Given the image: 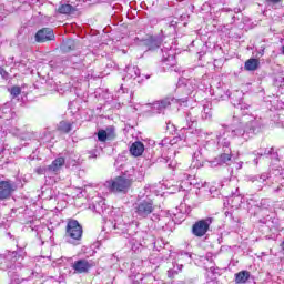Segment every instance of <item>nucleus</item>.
I'll return each instance as SVG.
<instances>
[{
	"label": "nucleus",
	"instance_id": "f257e3e1",
	"mask_svg": "<svg viewBox=\"0 0 284 284\" xmlns=\"http://www.w3.org/2000/svg\"><path fill=\"white\" fill-rule=\"evenodd\" d=\"M261 130V122L256 118H236L233 116V122L229 126H222L215 135V139H210L212 133H206L201 129H196L194 134L199 139H204V149L209 152H216L219 148H222L223 152L214 160L210 161L211 168H221L227 165L232 161V150L230 149V136H242L244 141L252 139L256 132Z\"/></svg>",
	"mask_w": 284,
	"mask_h": 284
},
{
	"label": "nucleus",
	"instance_id": "f03ea898",
	"mask_svg": "<svg viewBox=\"0 0 284 284\" xmlns=\"http://www.w3.org/2000/svg\"><path fill=\"white\" fill-rule=\"evenodd\" d=\"M17 247L18 251L7 252L0 255V270H2L3 272H8L10 277L13 276L14 270H17V261L26 256L23 247H19V244L17 245Z\"/></svg>",
	"mask_w": 284,
	"mask_h": 284
},
{
	"label": "nucleus",
	"instance_id": "7ed1b4c3",
	"mask_svg": "<svg viewBox=\"0 0 284 284\" xmlns=\"http://www.w3.org/2000/svg\"><path fill=\"white\" fill-rule=\"evenodd\" d=\"M83 237V226L77 220H69L65 227L64 239L71 245H79Z\"/></svg>",
	"mask_w": 284,
	"mask_h": 284
},
{
	"label": "nucleus",
	"instance_id": "20e7f679",
	"mask_svg": "<svg viewBox=\"0 0 284 284\" xmlns=\"http://www.w3.org/2000/svg\"><path fill=\"white\" fill-rule=\"evenodd\" d=\"M154 212V201L150 197H139L133 204V214L136 219H148Z\"/></svg>",
	"mask_w": 284,
	"mask_h": 284
},
{
	"label": "nucleus",
	"instance_id": "39448f33",
	"mask_svg": "<svg viewBox=\"0 0 284 284\" xmlns=\"http://www.w3.org/2000/svg\"><path fill=\"white\" fill-rule=\"evenodd\" d=\"M130 185H132V181L124 176H118L114 180H110L105 182V187L110 190V192H114L115 194L122 192L125 194L128 190H130Z\"/></svg>",
	"mask_w": 284,
	"mask_h": 284
},
{
	"label": "nucleus",
	"instance_id": "423d86ee",
	"mask_svg": "<svg viewBox=\"0 0 284 284\" xmlns=\"http://www.w3.org/2000/svg\"><path fill=\"white\" fill-rule=\"evenodd\" d=\"M162 68L164 72H179V67H176V57L172 49H162Z\"/></svg>",
	"mask_w": 284,
	"mask_h": 284
},
{
	"label": "nucleus",
	"instance_id": "0eeeda50",
	"mask_svg": "<svg viewBox=\"0 0 284 284\" xmlns=\"http://www.w3.org/2000/svg\"><path fill=\"white\" fill-rule=\"evenodd\" d=\"M214 222V217H206L196 221L192 226V234L193 236H196L197 239H202V236H205L207 232H210V226Z\"/></svg>",
	"mask_w": 284,
	"mask_h": 284
},
{
	"label": "nucleus",
	"instance_id": "6e6552de",
	"mask_svg": "<svg viewBox=\"0 0 284 284\" xmlns=\"http://www.w3.org/2000/svg\"><path fill=\"white\" fill-rule=\"evenodd\" d=\"M150 74H141L139 67L130 64L125 69L124 81H133V85H136V83H141L145 79H150Z\"/></svg>",
	"mask_w": 284,
	"mask_h": 284
},
{
	"label": "nucleus",
	"instance_id": "1a4fd4ad",
	"mask_svg": "<svg viewBox=\"0 0 284 284\" xmlns=\"http://www.w3.org/2000/svg\"><path fill=\"white\" fill-rule=\"evenodd\" d=\"M172 103H174L173 98H165L163 100L145 104V108L153 114H161V112H165V110H168V108L172 105Z\"/></svg>",
	"mask_w": 284,
	"mask_h": 284
},
{
	"label": "nucleus",
	"instance_id": "9d476101",
	"mask_svg": "<svg viewBox=\"0 0 284 284\" xmlns=\"http://www.w3.org/2000/svg\"><path fill=\"white\" fill-rule=\"evenodd\" d=\"M71 267L74 274H88L94 267V262L82 258L72 263Z\"/></svg>",
	"mask_w": 284,
	"mask_h": 284
},
{
	"label": "nucleus",
	"instance_id": "9b49d317",
	"mask_svg": "<svg viewBox=\"0 0 284 284\" xmlns=\"http://www.w3.org/2000/svg\"><path fill=\"white\" fill-rule=\"evenodd\" d=\"M54 30H52V28H42L34 36L37 43L54 41Z\"/></svg>",
	"mask_w": 284,
	"mask_h": 284
},
{
	"label": "nucleus",
	"instance_id": "f8f14e48",
	"mask_svg": "<svg viewBox=\"0 0 284 284\" xmlns=\"http://www.w3.org/2000/svg\"><path fill=\"white\" fill-rule=\"evenodd\" d=\"M14 184L11 181H0V201H6L12 196Z\"/></svg>",
	"mask_w": 284,
	"mask_h": 284
},
{
	"label": "nucleus",
	"instance_id": "ddd939ff",
	"mask_svg": "<svg viewBox=\"0 0 284 284\" xmlns=\"http://www.w3.org/2000/svg\"><path fill=\"white\" fill-rule=\"evenodd\" d=\"M63 165H65V159L57 158L50 165L47 166V170L51 174H59Z\"/></svg>",
	"mask_w": 284,
	"mask_h": 284
},
{
	"label": "nucleus",
	"instance_id": "4468645a",
	"mask_svg": "<svg viewBox=\"0 0 284 284\" xmlns=\"http://www.w3.org/2000/svg\"><path fill=\"white\" fill-rule=\"evenodd\" d=\"M161 43H163V40L153 36L142 41V45H146L148 50H156V48H161Z\"/></svg>",
	"mask_w": 284,
	"mask_h": 284
},
{
	"label": "nucleus",
	"instance_id": "2eb2a0df",
	"mask_svg": "<svg viewBox=\"0 0 284 284\" xmlns=\"http://www.w3.org/2000/svg\"><path fill=\"white\" fill-rule=\"evenodd\" d=\"M113 229L118 230V234H125L128 232V223L123 221V216L119 215L114 219Z\"/></svg>",
	"mask_w": 284,
	"mask_h": 284
},
{
	"label": "nucleus",
	"instance_id": "dca6fc26",
	"mask_svg": "<svg viewBox=\"0 0 284 284\" xmlns=\"http://www.w3.org/2000/svg\"><path fill=\"white\" fill-rule=\"evenodd\" d=\"M270 179V175L267 173H262L261 175H253L250 178L251 183H255L257 185L258 190L263 187V184L265 181Z\"/></svg>",
	"mask_w": 284,
	"mask_h": 284
},
{
	"label": "nucleus",
	"instance_id": "f3484780",
	"mask_svg": "<svg viewBox=\"0 0 284 284\" xmlns=\"http://www.w3.org/2000/svg\"><path fill=\"white\" fill-rule=\"evenodd\" d=\"M130 152L132 156H141V154L145 152V145H143L140 141L134 142L130 148Z\"/></svg>",
	"mask_w": 284,
	"mask_h": 284
},
{
	"label": "nucleus",
	"instance_id": "a211bd4d",
	"mask_svg": "<svg viewBox=\"0 0 284 284\" xmlns=\"http://www.w3.org/2000/svg\"><path fill=\"white\" fill-rule=\"evenodd\" d=\"M258 65H261V62L258 61V59L251 58L245 62L244 69L247 72H254L258 70Z\"/></svg>",
	"mask_w": 284,
	"mask_h": 284
},
{
	"label": "nucleus",
	"instance_id": "6ab92c4d",
	"mask_svg": "<svg viewBox=\"0 0 284 284\" xmlns=\"http://www.w3.org/2000/svg\"><path fill=\"white\" fill-rule=\"evenodd\" d=\"M248 278H250L248 271H241L235 274V283H247Z\"/></svg>",
	"mask_w": 284,
	"mask_h": 284
},
{
	"label": "nucleus",
	"instance_id": "aec40b11",
	"mask_svg": "<svg viewBox=\"0 0 284 284\" xmlns=\"http://www.w3.org/2000/svg\"><path fill=\"white\" fill-rule=\"evenodd\" d=\"M58 130L64 134H69V132H72V122L61 121L58 124Z\"/></svg>",
	"mask_w": 284,
	"mask_h": 284
},
{
	"label": "nucleus",
	"instance_id": "412c9836",
	"mask_svg": "<svg viewBox=\"0 0 284 284\" xmlns=\"http://www.w3.org/2000/svg\"><path fill=\"white\" fill-rule=\"evenodd\" d=\"M77 43L74 42V40L69 39L63 41L62 45H61V50L62 52H71V50H74Z\"/></svg>",
	"mask_w": 284,
	"mask_h": 284
},
{
	"label": "nucleus",
	"instance_id": "4be33fe9",
	"mask_svg": "<svg viewBox=\"0 0 284 284\" xmlns=\"http://www.w3.org/2000/svg\"><path fill=\"white\" fill-rule=\"evenodd\" d=\"M202 119H212V103L206 102L203 105V111H202Z\"/></svg>",
	"mask_w": 284,
	"mask_h": 284
},
{
	"label": "nucleus",
	"instance_id": "5701e85b",
	"mask_svg": "<svg viewBox=\"0 0 284 284\" xmlns=\"http://www.w3.org/2000/svg\"><path fill=\"white\" fill-rule=\"evenodd\" d=\"M58 12L60 14H70L71 12H74V7H72V4H62L59 7Z\"/></svg>",
	"mask_w": 284,
	"mask_h": 284
},
{
	"label": "nucleus",
	"instance_id": "b1692460",
	"mask_svg": "<svg viewBox=\"0 0 284 284\" xmlns=\"http://www.w3.org/2000/svg\"><path fill=\"white\" fill-rule=\"evenodd\" d=\"M81 61L79 58H72L71 60H62V65L61 68H68V65H72V68L77 69L79 68L77 63Z\"/></svg>",
	"mask_w": 284,
	"mask_h": 284
},
{
	"label": "nucleus",
	"instance_id": "393cba45",
	"mask_svg": "<svg viewBox=\"0 0 284 284\" xmlns=\"http://www.w3.org/2000/svg\"><path fill=\"white\" fill-rule=\"evenodd\" d=\"M94 211L98 214H104L105 210H108V206L105 205V201L101 200L100 202H98L94 206Z\"/></svg>",
	"mask_w": 284,
	"mask_h": 284
},
{
	"label": "nucleus",
	"instance_id": "a878e982",
	"mask_svg": "<svg viewBox=\"0 0 284 284\" xmlns=\"http://www.w3.org/2000/svg\"><path fill=\"white\" fill-rule=\"evenodd\" d=\"M183 270V264H176L173 266V268L168 271L169 278H174L179 272Z\"/></svg>",
	"mask_w": 284,
	"mask_h": 284
},
{
	"label": "nucleus",
	"instance_id": "bb28decb",
	"mask_svg": "<svg viewBox=\"0 0 284 284\" xmlns=\"http://www.w3.org/2000/svg\"><path fill=\"white\" fill-rule=\"evenodd\" d=\"M260 156H271L274 161H278V153L274 152V148L265 150L264 153H258Z\"/></svg>",
	"mask_w": 284,
	"mask_h": 284
},
{
	"label": "nucleus",
	"instance_id": "cd10ccee",
	"mask_svg": "<svg viewBox=\"0 0 284 284\" xmlns=\"http://www.w3.org/2000/svg\"><path fill=\"white\" fill-rule=\"evenodd\" d=\"M104 132H106V136L109 138V141H114L116 139V129L114 126H108Z\"/></svg>",
	"mask_w": 284,
	"mask_h": 284
},
{
	"label": "nucleus",
	"instance_id": "c85d7f7f",
	"mask_svg": "<svg viewBox=\"0 0 284 284\" xmlns=\"http://www.w3.org/2000/svg\"><path fill=\"white\" fill-rule=\"evenodd\" d=\"M194 114V109H192L187 114H186V121L191 123L189 128H192L196 123V115Z\"/></svg>",
	"mask_w": 284,
	"mask_h": 284
},
{
	"label": "nucleus",
	"instance_id": "c756f323",
	"mask_svg": "<svg viewBox=\"0 0 284 284\" xmlns=\"http://www.w3.org/2000/svg\"><path fill=\"white\" fill-rule=\"evenodd\" d=\"M98 141H100L101 143H105L106 141H109L108 132H105V130L98 131Z\"/></svg>",
	"mask_w": 284,
	"mask_h": 284
},
{
	"label": "nucleus",
	"instance_id": "7c9ffc66",
	"mask_svg": "<svg viewBox=\"0 0 284 284\" xmlns=\"http://www.w3.org/2000/svg\"><path fill=\"white\" fill-rule=\"evenodd\" d=\"M179 141H181V138H173L172 140L164 139V140H162V145H168V143H170V145H176V143H179Z\"/></svg>",
	"mask_w": 284,
	"mask_h": 284
},
{
	"label": "nucleus",
	"instance_id": "2f4dec72",
	"mask_svg": "<svg viewBox=\"0 0 284 284\" xmlns=\"http://www.w3.org/2000/svg\"><path fill=\"white\" fill-rule=\"evenodd\" d=\"M10 94L13 99H17V97H19V94H21V88H19V87L11 88Z\"/></svg>",
	"mask_w": 284,
	"mask_h": 284
},
{
	"label": "nucleus",
	"instance_id": "473e14b6",
	"mask_svg": "<svg viewBox=\"0 0 284 284\" xmlns=\"http://www.w3.org/2000/svg\"><path fill=\"white\" fill-rule=\"evenodd\" d=\"M88 154H89V159H98V156L100 154L99 149H93V150L89 151Z\"/></svg>",
	"mask_w": 284,
	"mask_h": 284
},
{
	"label": "nucleus",
	"instance_id": "72a5a7b5",
	"mask_svg": "<svg viewBox=\"0 0 284 284\" xmlns=\"http://www.w3.org/2000/svg\"><path fill=\"white\" fill-rule=\"evenodd\" d=\"M176 26H178V22L172 20L169 24H168V28H170L171 30H173V32H176Z\"/></svg>",
	"mask_w": 284,
	"mask_h": 284
},
{
	"label": "nucleus",
	"instance_id": "f704fd0d",
	"mask_svg": "<svg viewBox=\"0 0 284 284\" xmlns=\"http://www.w3.org/2000/svg\"><path fill=\"white\" fill-rule=\"evenodd\" d=\"M36 172H37L38 174H45V173L48 172V166H45V168H38V169L36 170Z\"/></svg>",
	"mask_w": 284,
	"mask_h": 284
},
{
	"label": "nucleus",
	"instance_id": "c9c22d12",
	"mask_svg": "<svg viewBox=\"0 0 284 284\" xmlns=\"http://www.w3.org/2000/svg\"><path fill=\"white\" fill-rule=\"evenodd\" d=\"M0 74H1L2 79H8V73L3 68H0Z\"/></svg>",
	"mask_w": 284,
	"mask_h": 284
},
{
	"label": "nucleus",
	"instance_id": "e433bc0d",
	"mask_svg": "<svg viewBox=\"0 0 284 284\" xmlns=\"http://www.w3.org/2000/svg\"><path fill=\"white\" fill-rule=\"evenodd\" d=\"M268 3H281L282 0H266Z\"/></svg>",
	"mask_w": 284,
	"mask_h": 284
},
{
	"label": "nucleus",
	"instance_id": "4c0bfd02",
	"mask_svg": "<svg viewBox=\"0 0 284 284\" xmlns=\"http://www.w3.org/2000/svg\"><path fill=\"white\" fill-rule=\"evenodd\" d=\"M180 256H189V258H192V255H190V253H182Z\"/></svg>",
	"mask_w": 284,
	"mask_h": 284
},
{
	"label": "nucleus",
	"instance_id": "58836bf2",
	"mask_svg": "<svg viewBox=\"0 0 284 284\" xmlns=\"http://www.w3.org/2000/svg\"><path fill=\"white\" fill-rule=\"evenodd\" d=\"M254 163H255V165H258V160L255 159V160H254Z\"/></svg>",
	"mask_w": 284,
	"mask_h": 284
},
{
	"label": "nucleus",
	"instance_id": "ea45409f",
	"mask_svg": "<svg viewBox=\"0 0 284 284\" xmlns=\"http://www.w3.org/2000/svg\"><path fill=\"white\" fill-rule=\"evenodd\" d=\"M280 190H281V187H277V189L275 190V192H280Z\"/></svg>",
	"mask_w": 284,
	"mask_h": 284
},
{
	"label": "nucleus",
	"instance_id": "a19ab883",
	"mask_svg": "<svg viewBox=\"0 0 284 284\" xmlns=\"http://www.w3.org/2000/svg\"><path fill=\"white\" fill-rule=\"evenodd\" d=\"M241 110H243V104H240Z\"/></svg>",
	"mask_w": 284,
	"mask_h": 284
},
{
	"label": "nucleus",
	"instance_id": "79ce46f5",
	"mask_svg": "<svg viewBox=\"0 0 284 284\" xmlns=\"http://www.w3.org/2000/svg\"><path fill=\"white\" fill-rule=\"evenodd\" d=\"M180 190H183V191H185V189H183V186H180Z\"/></svg>",
	"mask_w": 284,
	"mask_h": 284
}]
</instances>
